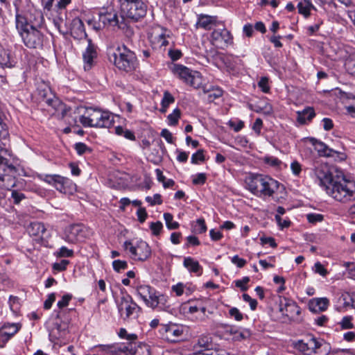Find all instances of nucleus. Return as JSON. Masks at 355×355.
I'll list each match as a JSON object with an SVG mask.
<instances>
[{"instance_id":"nucleus-1","label":"nucleus","mask_w":355,"mask_h":355,"mask_svg":"<svg viewBox=\"0 0 355 355\" xmlns=\"http://www.w3.org/2000/svg\"><path fill=\"white\" fill-rule=\"evenodd\" d=\"M15 26L24 44L29 49H42L44 35L42 12L34 8L31 0H14Z\"/></svg>"},{"instance_id":"nucleus-2","label":"nucleus","mask_w":355,"mask_h":355,"mask_svg":"<svg viewBox=\"0 0 355 355\" xmlns=\"http://www.w3.org/2000/svg\"><path fill=\"white\" fill-rule=\"evenodd\" d=\"M107 56L110 62L120 71L131 73L138 67L136 54L124 44L110 48Z\"/></svg>"},{"instance_id":"nucleus-3","label":"nucleus","mask_w":355,"mask_h":355,"mask_svg":"<svg viewBox=\"0 0 355 355\" xmlns=\"http://www.w3.org/2000/svg\"><path fill=\"white\" fill-rule=\"evenodd\" d=\"M248 190L259 198L272 197L280 186V183L268 175L256 174L246 180Z\"/></svg>"},{"instance_id":"nucleus-4","label":"nucleus","mask_w":355,"mask_h":355,"mask_svg":"<svg viewBox=\"0 0 355 355\" xmlns=\"http://www.w3.org/2000/svg\"><path fill=\"white\" fill-rule=\"evenodd\" d=\"M325 191L336 200L347 202L355 199V182L337 175Z\"/></svg>"},{"instance_id":"nucleus-5","label":"nucleus","mask_w":355,"mask_h":355,"mask_svg":"<svg viewBox=\"0 0 355 355\" xmlns=\"http://www.w3.org/2000/svg\"><path fill=\"white\" fill-rule=\"evenodd\" d=\"M114 121L110 112L92 107L87 108L79 121L84 127L110 128Z\"/></svg>"},{"instance_id":"nucleus-6","label":"nucleus","mask_w":355,"mask_h":355,"mask_svg":"<svg viewBox=\"0 0 355 355\" xmlns=\"http://www.w3.org/2000/svg\"><path fill=\"white\" fill-rule=\"evenodd\" d=\"M295 347L304 355H328L331 351L329 343L313 336L298 340Z\"/></svg>"},{"instance_id":"nucleus-7","label":"nucleus","mask_w":355,"mask_h":355,"mask_svg":"<svg viewBox=\"0 0 355 355\" xmlns=\"http://www.w3.org/2000/svg\"><path fill=\"white\" fill-rule=\"evenodd\" d=\"M119 2L123 18L137 21L146 15L147 6L142 0H119Z\"/></svg>"},{"instance_id":"nucleus-8","label":"nucleus","mask_w":355,"mask_h":355,"mask_svg":"<svg viewBox=\"0 0 355 355\" xmlns=\"http://www.w3.org/2000/svg\"><path fill=\"white\" fill-rule=\"evenodd\" d=\"M171 71L175 76H178L184 83L195 89L200 88L202 84V78L200 73L193 71L186 66L175 64L172 67Z\"/></svg>"},{"instance_id":"nucleus-9","label":"nucleus","mask_w":355,"mask_h":355,"mask_svg":"<svg viewBox=\"0 0 355 355\" xmlns=\"http://www.w3.org/2000/svg\"><path fill=\"white\" fill-rule=\"evenodd\" d=\"M38 178L54 187L56 190L63 193H69L75 190L76 184L71 180L57 174H40Z\"/></svg>"},{"instance_id":"nucleus-10","label":"nucleus","mask_w":355,"mask_h":355,"mask_svg":"<svg viewBox=\"0 0 355 355\" xmlns=\"http://www.w3.org/2000/svg\"><path fill=\"white\" fill-rule=\"evenodd\" d=\"M137 295L145 302L146 305L152 309H155L163 300H165L164 295L159 294L152 286L146 284L137 285L135 287Z\"/></svg>"},{"instance_id":"nucleus-11","label":"nucleus","mask_w":355,"mask_h":355,"mask_svg":"<svg viewBox=\"0 0 355 355\" xmlns=\"http://www.w3.org/2000/svg\"><path fill=\"white\" fill-rule=\"evenodd\" d=\"M311 175L314 179V181L324 188V190L327 189V186H329L335 178L329 166L327 163L319 161L313 163Z\"/></svg>"},{"instance_id":"nucleus-12","label":"nucleus","mask_w":355,"mask_h":355,"mask_svg":"<svg viewBox=\"0 0 355 355\" xmlns=\"http://www.w3.org/2000/svg\"><path fill=\"white\" fill-rule=\"evenodd\" d=\"M123 245L125 250L129 252L131 259L135 261H145L151 255V248L146 241H139L135 244L125 241Z\"/></svg>"},{"instance_id":"nucleus-13","label":"nucleus","mask_w":355,"mask_h":355,"mask_svg":"<svg viewBox=\"0 0 355 355\" xmlns=\"http://www.w3.org/2000/svg\"><path fill=\"white\" fill-rule=\"evenodd\" d=\"M184 332L182 325L170 322L166 324H162L159 329V333L162 339L169 343H176L181 340Z\"/></svg>"},{"instance_id":"nucleus-14","label":"nucleus","mask_w":355,"mask_h":355,"mask_svg":"<svg viewBox=\"0 0 355 355\" xmlns=\"http://www.w3.org/2000/svg\"><path fill=\"white\" fill-rule=\"evenodd\" d=\"M215 28L211 34V42L217 48L224 49L233 44V36L230 31L225 28Z\"/></svg>"},{"instance_id":"nucleus-15","label":"nucleus","mask_w":355,"mask_h":355,"mask_svg":"<svg viewBox=\"0 0 355 355\" xmlns=\"http://www.w3.org/2000/svg\"><path fill=\"white\" fill-rule=\"evenodd\" d=\"M99 21H101L105 26L117 27L119 29L127 28V24L123 16H119L114 10L105 12H99Z\"/></svg>"},{"instance_id":"nucleus-16","label":"nucleus","mask_w":355,"mask_h":355,"mask_svg":"<svg viewBox=\"0 0 355 355\" xmlns=\"http://www.w3.org/2000/svg\"><path fill=\"white\" fill-rule=\"evenodd\" d=\"M3 148L0 146V152L3 150ZM17 172L16 167L11 164L8 159L4 157L0 154V187H3L9 189L8 187L1 182H3L7 178L8 180H12V182H15L14 179L9 175L10 173L14 174ZM15 184V182L11 185L14 187Z\"/></svg>"},{"instance_id":"nucleus-17","label":"nucleus","mask_w":355,"mask_h":355,"mask_svg":"<svg viewBox=\"0 0 355 355\" xmlns=\"http://www.w3.org/2000/svg\"><path fill=\"white\" fill-rule=\"evenodd\" d=\"M84 232L81 225H71L65 229L64 239L70 243H76L84 239Z\"/></svg>"},{"instance_id":"nucleus-18","label":"nucleus","mask_w":355,"mask_h":355,"mask_svg":"<svg viewBox=\"0 0 355 355\" xmlns=\"http://www.w3.org/2000/svg\"><path fill=\"white\" fill-rule=\"evenodd\" d=\"M198 347L204 348L202 350L196 352L193 355H223L217 350L210 348L212 345V339L208 335H202L198 339L196 344Z\"/></svg>"},{"instance_id":"nucleus-19","label":"nucleus","mask_w":355,"mask_h":355,"mask_svg":"<svg viewBox=\"0 0 355 355\" xmlns=\"http://www.w3.org/2000/svg\"><path fill=\"white\" fill-rule=\"evenodd\" d=\"M119 312L122 315L123 311L125 313L126 318H129L136 309L137 305L132 300L130 295L126 294L121 297L117 304Z\"/></svg>"},{"instance_id":"nucleus-20","label":"nucleus","mask_w":355,"mask_h":355,"mask_svg":"<svg viewBox=\"0 0 355 355\" xmlns=\"http://www.w3.org/2000/svg\"><path fill=\"white\" fill-rule=\"evenodd\" d=\"M97 57L96 46L92 43L91 39H88V45L83 53L85 71H89L92 69L94 63V59Z\"/></svg>"},{"instance_id":"nucleus-21","label":"nucleus","mask_w":355,"mask_h":355,"mask_svg":"<svg viewBox=\"0 0 355 355\" xmlns=\"http://www.w3.org/2000/svg\"><path fill=\"white\" fill-rule=\"evenodd\" d=\"M70 33L71 36L76 40H82L87 37L83 21L79 17H75L71 20Z\"/></svg>"},{"instance_id":"nucleus-22","label":"nucleus","mask_w":355,"mask_h":355,"mask_svg":"<svg viewBox=\"0 0 355 355\" xmlns=\"http://www.w3.org/2000/svg\"><path fill=\"white\" fill-rule=\"evenodd\" d=\"M286 301L284 306L280 305L279 311L289 320H293L295 315H299L301 313L300 308L295 302L286 299Z\"/></svg>"},{"instance_id":"nucleus-23","label":"nucleus","mask_w":355,"mask_h":355,"mask_svg":"<svg viewBox=\"0 0 355 355\" xmlns=\"http://www.w3.org/2000/svg\"><path fill=\"white\" fill-rule=\"evenodd\" d=\"M309 141L320 157H331L338 153V151L329 148L326 144L315 138L311 137Z\"/></svg>"},{"instance_id":"nucleus-24","label":"nucleus","mask_w":355,"mask_h":355,"mask_svg":"<svg viewBox=\"0 0 355 355\" xmlns=\"http://www.w3.org/2000/svg\"><path fill=\"white\" fill-rule=\"evenodd\" d=\"M37 89L42 101L49 106L56 108V106L60 104L59 100L51 93L48 85L44 84L43 89L38 88Z\"/></svg>"},{"instance_id":"nucleus-25","label":"nucleus","mask_w":355,"mask_h":355,"mask_svg":"<svg viewBox=\"0 0 355 355\" xmlns=\"http://www.w3.org/2000/svg\"><path fill=\"white\" fill-rule=\"evenodd\" d=\"M218 17L211 16L205 14L198 15V20L196 25L205 30L209 31L213 26H216L218 24Z\"/></svg>"},{"instance_id":"nucleus-26","label":"nucleus","mask_w":355,"mask_h":355,"mask_svg":"<svg viewBox=\"0 0 355 355\" xmlns=\"http://www.w3.org/2000/svg\"><path fill=\"white\" fill-rule=\"evenodd\" d=\"M27 231L31 236H37L40 239L48 237V234L44 224L42 222L34 221L30 223Z\"/></svg>"},{"instance_id":"nucleus-27","label":"nucleus","mask_w":355,"mask_h":355,"mask_svg":"<svg viewBox=\"0 0 355 355\" xmlns=\"http://www.w3.org/2000/svg\"><path fill=\"white\" fill-rule=\"evenodd\" d=\"M329 301L326 297L313 298L308 303L309 309L313 313L324 311L327 309Z\"/></svg>"},{"instance_id":"nucleus-28","label":"nucleus","mask_w":355,"mask_h":355,"mask_svg":"<svg viewBox=\"0 0 355 355\" xmlns=\"http://www.w3.org/2000/svg\"><path fill=\"white\" fill-rule=\"evenodd\" d=\"M137 343L135 341H128L119 344H114L115 355H132L135 352Z\"/></svg>"},{"instance_id":"nucleus-29","label":"nucleus","mask_w":355,"mask_h":355,"mask_svg":"<svg viewBox=\"0 0 355 355\" xmlns=\"http://www.w3.org/2000/svg\"><path fill=\"white\" fill-rule=\"evenodd\" d=\"M19 330V327L15 323L4 324L0 329V337L3 341H8Z\"/></svg>"},{"instance_id":"nucleus-30","label":"nucleus","mask_w":355,"mask_h":355,"mask_svg":"<svg viewBox=\"0 0 355 355\" xmlns=\"http://www.w3.org/2000/svg\"><path fill=\"white\" fill-rule=\"evenodd\" d=\"M297 121L299 123L304 125L311 122L315 116V112L312 107H306L302 111L297 112Z\"/></svg>"},{"instance_id":"nucleus-31","label":"nucleus","mask_w":355,"mask_h":355,"mask_svg":"<svg viewBox=\"0 0 355 355\" xmlns=\"http://www.w3.org/2000/svg\"><path fill=\"white\" fill-rule=\"evenodd\" d=\"M183 266L190 272L200 276L202 273V267L199 262L191 257H184Z\"/></svg>"},{"instance_id":"nucleus-32","label":"nucleus","mask_w":355,"mask_h":355,"mask_svg":"<svg viewBox=\"0 0 355 355\" xmlns=\"http://www.w3.org/2000/svg\"><path fill=\"white\" fill-rule=\"evenodd\" d=\"M15 62L12 58L10 51L0 46V67L2 68H12Z\"/></svg>"},{"instance_id":"nucleus-33","label":"nucleus","mask_w":355,"mask_h":355,"mask_svg":"<svg viewBox=\"0 0 355 355\" xmlns=\"http://www.w3.org/2000/svg\"><path fill=\"white\" fill-rule=\"evenodd\" d=\"M298 12L302 15L305 18H308L311 15V10H316V8L312 4V3L308 0L300 2L297 4Z\"/></svg>"},{"instance_id":"nucleus-34","label":"nucleus","mask_w":355,"mask_h":355,"mask_svg":"<svg viewBox=\"0 0 355 355\" xmlns=\"http://www.w3.org/2000/svg\"><path fill=\"white\" fill-rule=\"evenodd\" d=\"M96 355H115L114 344L99 345L94 347Z\"/></svg>"},{"instance_id":"nucleus-35","label":"nucleus","mask_w":355,"mask_h":355,"mask_svg":"<svg viewBox=\"0 0 355 355\" xmlns=\"http://www.w3.org/2000/svg\"><path fill=\"white\" fill-rule=\"evenodd\" d=\"M207 227L203 218L197 219L191 223V232L194 234H201L207 232Z\"/></svg>"},{"instance_id":"nucleus-36","label":"nucleus","mask_w":355,"mask_h":355,"mask_svg":"<svg viewBox=\"0 0 355 355\" xmlns=\"http://www.w3.org/2000/svg\"><path fill=\"white\" fill-rule=\"evenodd\" d=\"M204 92L208 93V98L209 101H214L221 97L223 94V90L219 87L211 86L209 89L204 88Z\"/></svg>"},{"instance_id":"nucleus-37","label":"nucleus","mask_w":355,"mask_h":355,"mask_svg":"<svg viewBox=\"0 0 355 355\" xmlns=\"http://www.w3.org/2000/svg\"><path fill=\"white\" fill-rule=\"evenodd\" d=\"M115 133L117 135L122 136L130 141H135L136 139L135 135L132 131L125 129L120 125H118L115 128Z\"/></svg>"},{"instance_id":"nucleus-38","label":"nucleus","mask_w":355,"mask_h":355,"mask_svg":"<svg viewBox=\"0 0 355 355\" xmlns=\"http://www.w3.org/2000/svg\"><path fill=\"white\" fill-rule=\"evenodd\" d=\"M174 102L175 98L171 95V94L169 92L165 91L164 92V96L161 102L162 108L160 111L163 113L166 112V109L168 108L169 105L173 103Z\"/></svg>"},{"instance_id":"nucleus-39","label":"nucleus","mask_w":355,"mask_h":355,"mask_svg":"<svg viewBox=\"0 0 355 355\" xmlns=\"http://www.w3.org/2000/svg\"><path fill=\"white\" fill-rule=\"evenodd\" d=\"M164 219L166 223V227L170 230H177L180 227V224L177 221L173 220V216L170 213L164 214Z\"/></svg>"},{"instance_id":"nucleus-40","label":"nucleus","mask_w":355,"mask_h":355,"mask_svg":"<svg viewBox=\"0 0 355 355\" xmlns=\"http://www.w3.org/2000/svg\"><path fill=\"white\" fill-rule=\"evenodd\" d=\"M3 114L0 112V141L7 139L9 137L8 128L3 119Z\"/></svg>"},{"instance_id":"nucleus-41","label":"nucleus","mask_w":355,"mask_h":355,"mask_svg":"<svg viewBox=\"0 0 355 355\" xmlns=\"http://www.w3.org/2000/svg\"><path fill=\"white\" fill-rule=\"evenodd\" d=\"M181 116V110L179 108L173 110V112L168 114L167 119L169 125H176Z\"/></svg>"},{"instance_id":"nucleus-42","label":"nucleus","mask_w":355,"mask_h":355,"mask_svg":"<svg viewBox=\"0 0 355 355\" xmlns=\"http://www.w3.org/2000/svg\"><path fill=\"white\" fill-rule=\"evenodd\" d=\"M132 355H150V347L146 344H137Z\"/></svg>"},{"instance_id":"nucleus-43","label":"nucleus","mask_w":355,"mask_h":355,"mask_svg":"<svg viewBox=\"0 0 355 355\" xmlns=\"http://www.w3.org/2000/svg\"><path fill=\"white\" fill-rule=\"evenodd\" d=\"M74 148L79 155L91 153L92 151V148H90L85 143L83 142H78L75 144Z\"/></svg>"},{"instance_id":"nucleus-44","label":"nucleus","mask_w":355,"mask_h":355,"mask_svg":"<svg viewBox=\"0 0 355 355\" xmlns=\"http://www.w3.org/2000/svg\"><path fill=\"white\" fill-rule=\"evenodd\" d=\"M8 304L10 310L13 313H17L20 308L19 298L17 296L10 295L9 297Z\"/></svg>"},{"instance_id":"nucleus-45","label":"nucleus","mask_w":355,"mask_h":355,"mask_svg":"<svg viewBox=\"0 0 355 355\" xmlns=\"http://www.w3.org/2000/svg\"><path fill=\"white\" fill-rule=\"evenodd\" d=\"M250 336H251V332L249 329H245L241 331L237 330L234 336L232 337V339L234 340L241 341V340H245V339L250 338Z\"/></svg>"},{"instance_id":"nucleus-46","label":"nucleus","mask_w":355,"mask_h":355,"mask_svg":"<svg viewBox=\"0 0 355 355\" xmlns=\"http://www.w3.org/2000/svg\"><path fill=\"white\" fill-rule=\"evenodd\" d=\"M149 228L154 236H159L163 229V224L160 221L151 222L149 225Z\"/></svg>"},{"instance_id":"nucleus-47","label":"nucleus","mask_w":355,"mask_h":355,"mask_svg":"<svg viewBox=\"0 0 355 355\" xmlns=\"http://www.w3.org/2000/svg\"><path fill=\"white\" fill-rule=\"evenodd\" d=\"M87 24L96 31H98L104 28L102 21H99V14H98L97 17L93 16L92 19H88Z\"/></svg>"},{"instance_id":"nucleus-48","label":"nucleus","mask_w":355,"mask_h":355,"mask_svg":"<svg viewBox=\"0 0 355 355\" xmlns=\"http://www.w3.org/2000/svg\"><path fill=\"white\" fill-rule=\"evenodd\" d=\"M345 67L349 74L355 76V56H351L346 60Z\"/></svg>"},{"instance_id":"nucleus-49","label":"nucleus","mask_w":355,"mask_h":355,"mask_svg":"<svg viewBox=\"0 0 355 355\" xmlns=\"http://www.w3.org/2000/svg\"><path fill=\"white\" fill-rule=\"evenodd\" d=\"M205 159L204 150L202 149H199L192 155L191 162L193 164H197L199 162H204Z\"/></svg>"},{"instance_id":"nucleus-50","label":"nucleus","mask_w":355,"mask_h":355,"mask_svg":"<svg viewBox=\"0 0 355 355\" xmlns=\"http://www.w3.org/2000/svg\"><path fill=\"white\" fill-rule=\"evenodd\" d=\"M11 198L13 200V203L19 205L21 201L26 198V196L22 192L18 190H11Z\"/></svg>"},{"instance_id":"nucleus-51","label":"nucleus","mask_w":355,"mask_h":355,"mask_svg":"<svg viewBox=\"0 0 355 355\" xmlns=\"http://www.w3.org/2000/svg\"><path fill=\"white\" fill-rule=\"evenodd\" d=\"M306 219L309 223L315 224L322 222L324 220V216L320 214L311 213L306 215Z\"/></svg>"},{"instance_id":"nucleus-52","label":"nucleus","mask_w":355,"mask_h":355,"mask_svg":"<svg viewBox=\"0 0 355 355\" xmlns=\"http://www.w3.org/2000/svg\"><path fill=\"white\" fill-rule=\"evenodd\" d=\"M112 267L116 272H119L121 270L128 268V262L120 259L114 260L112 262Z\"/></svg>"},{"instance_id":"nucleus-53","label":"nucleus","mask_w":355,"mask_h":355,"mask_svg":"<svg viewBox=\"0 0 355 355\" xmlns=\"http://www.w3.org/2000/svg\"><path fill=\"white\" fill-rule=\"evenodd\" d=\"M352 321V316H345L338 324L340 325L342 329H349L354 327V324Z\"/></svg>"},{"instance_id":"nucleus-54","label":"nucleus","mask_w":355,"mask_h":355,"mask_svg":"<svg viewBox=\"0 0 355 355\" xmlns=\"http://www.w3.org/2000/svg\"><path fill=\"white\" fill-rule=\"evenodd\" d=\"M69 261L67 259H62L60 262H56L53 264L52 268L53 270L58 272L64 271L67 269V266L69 264Z\"/></svg>"},{"instance_id":"nucleus-55","label":"nucleus","mask_w":355,"mask_h":355,"mask_svg":"<svg viewBox=\"0 0 355 355\" xmlns=\"http://www.w3.org/2000/svg\"><path fill=\"white\" fill-rule=\"evenodd\" d=\"M264 163L270 166L278 167L281 165L282 161L273 156H266L263 159Z\"/></svg>"},{"instance_id":"nucleus-56","label":"nucleus","mask_w":355,"mask_h":355,"mask_svg":"<svg viewBox=\"0 0 355 355\" xmlns=\"http://www.w3.org/2000/svg\"><path fill=\"white\" fill-rule=\"evenodd\" d=\"M146 201L150 204V206H154L155 205H161L162 204V196L159 193L155 194L153 197L147 196L146 197Z\"/></svg>"},{"instance_id":"nucleus-57","label":"nucleus","mask_w":355,"mask_h":355,"mask_svg":"<svg viewBox=\"0 0 355 355\" xmlns=\"http://www.w3.org/2000/svg\"><path fill=\"white\" fill-rule=\"evenodd\" d=\"M229 315L236 321H241L243 319V314L236 307H232L229 310Z\"/></svg>"},{"instance_id":"nucleus-58","label":"nucleus","mask_w":355,"mask_h":355,"mask_svg":"<svg viewBox=\"0 0 355 355\" xmlns=\"http://www.w3.org/2000/svg\"><path fill=\"white\" fill-rule=\"evenodd\" d=\"M119 336L121 338H125L128 341H135L137 339V336L136 334H128L125 329L123 328L120 329Z\"/></svg>"},{"instance_id":"nucleus-59","label":"nucleus","mask_w":355,"mask_h":355,"mask_svg":"<svg viewBox=\"0 0 355 355\" xmlns=\"http://www.w3.org/2000/svg\"><path fill=\"white\" fill-rule=\"evenodd\" d=\"M185 288V284L182 282H179L177 284L172 286L171 291L175 293L176 296L180 297L184 293Z\"/></svg>"},{"instance_id":"nucleus-60","label":"nucleus","mask_w":355,"mask_h":355,"mask_svg":"<svg viewBox=\"0 0 355 355\" xmlns=\"http://www.w3.org/2000/svg\"><path fill=\"white\" fill-rule=\"evenodd\" d=\"M258 87L264 93H268L270 87L268 85V78L267 77H261L258 82Z\"/></svg>"},{"instance_id":"nucleus-61","label":"nucleus","mask_w":355,"mask_h":355,"mask_svg":"<svg viewBox=\"0 0 355 355\" xmlns=\"http://www.w3.org/2000/svg\"><path fill=\"white\" fill-rule=\"evenodd\" d=\"M73 255V251L62 246L57 252L58 257H71Z\"/></svg>"},{"instance_id":"nucleus-62","label":"nucleus","mask_w":355,"mask_h":355,"mask_svg":"<svg viewBox=\"0 0 355 355\" xmlns=\"http://www.w3.org/2000/svg\"><path fill=\"white\" fill-rule=\"evenodd\" d=\"M250 282V278L248 277H244L242 278V279H238L236 280L235 286L238 288H240V289L242 291H246L248 289V287L246 286V284Z\"/></svg>"},{"instance_id":"nucleus-63","label":"nucleus","mask_w":355,"mask_h":355,"mask_svg":"<svg viewBox=\"0 0 355 355\" xmlns=\"http://www.w3.org/2000/svg\"><path fill=\"white\" fill-rule=\"evenodd\" d=\"M313 270L315 273L320 275L322 277L327 276L328 272L324 266L319 261L314 264Z\"/></svg>"},{"instance_id":"nucleus-64","label":"nucleus","mask_w":355,"mask_h":355,"mask_svg":"<svg viewBox=\"0 0 355 355\" xmlns=\"http://www.w3.org/2000/svg\"><path fill=\"white\" fill-rule=\"evenodd\" d=\"M207 180V175L205 173H200L196 175V176L193 178L192 182L193 184L202 185L205 183Z\"/></svg>"}]
</instances>
